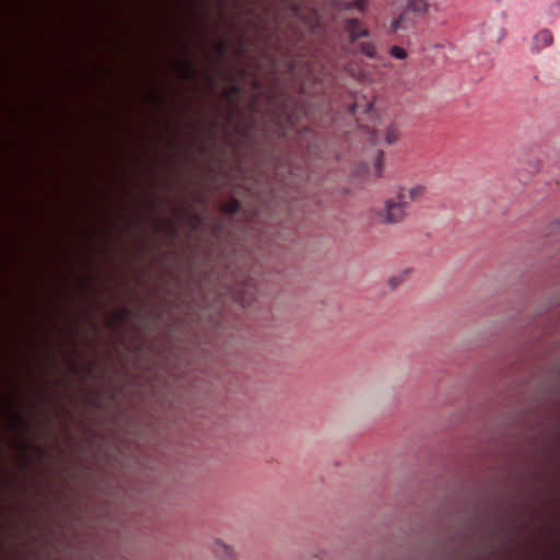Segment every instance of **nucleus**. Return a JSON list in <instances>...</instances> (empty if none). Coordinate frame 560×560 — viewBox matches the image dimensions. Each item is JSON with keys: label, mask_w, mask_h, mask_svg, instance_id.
Returning a JSON list of instances; mask_svg holds the SVG:
<instances>
[{"label": "nucleus", "mask_w": 560, "mask_h": 560, "mask_svg": "<svg viewBox=\"0 0 560 560\" xmlns=\"http://www.w3.org/2000/svg\"><path fill=\"white\" fill-rule=\"evenodd\" d=\"M408 201L396 198H388L380 208L372 210L376 220L381 223L396 224L401 222L407 215Z\"/></svg>", "instance_id": "obj_1"}, {"label": "nucleus", "mask_w": 560, "mask_h": 560, "mask_svg": "<svg viewBox=\"0 0 560 560\" xmlns=\"http://www.w3.org/2000/svg\"><path fill=\"white\" fill-rule=\"evenodd\" d=\"M399 138V131L396 125L392 124L385 129V141L387 144H394Z\"/></svg>", "instance_id": "obj_11"}, {"label": "nucleus", "mask_w": 560, "mask_h": 560, "mask_svg": "<svg viewBox=\"0 0 560 560\" xmlns=\"http://www.w3.org/2000/svg\"><path fill=\"white\" fill-rule=\"evenodd\" d=\"M427 188L423 185H415L409 188L401 187L397 191V197L407 200L408 206L411 202H417L421 200L425 195Z\"/></svg>", "instance_id": "obj_4"}, {"label": "nucleus", "mask_w": 560, "mask_h": 560, "mask_svg": "<svg viewBox=\"0 0 560 560\" xmlns=\"http://www.w3.org/2000/svg\"><path fill=\"white\" fill-rule=\"evenodd\" d=\"M213 553L222 560H231L235 556L233 548L221 540H215L212 545Z\"/></svg>", "instance_id": "obj_7"}, {"label": "nucleus", "mask_w": 560, "mask_h": 560, "mask_svg": "<svg viewBox=\"0 0 560 560\" xmlns=\"http://www.w3.org/2000/svg\"><path fill=\"white\" fill-rule=\"evenodd\" d=\"M411 11L406 8V10L396 19H394L389 25L390 33H397L399 31H406L410 28L413 24V21L410 19L409 13Z\"/></svg>", "instance_id": "obj_6"}, {"label": "nucleus", "mask_w": 560, "mask_h": 560, "mask_svg": "<svg viewBox=\"0 0 560 560\" xmlns=\"http://www.w3.org/2000/svg\"><path fill=\"white\" fill-rule=\"evenodd\" d=\"M130 316H131V311L129 308H124L118 314L117 320L121 323V322H125L126 319H128Z\"/></svg>", "instance_id": "obj_14"}, {"label": "nucleus", "mask_w": 560, "mask_h": 560, "mask_svg": "<svg viewBox=\"0 0 560 560\" xmlns=\"http://www.w3.org/2000/svg\"><path fill=\"white\" fill-rule=\"evenodd\" d=\"M389 52L396 59H405L407 57V51L400 46H393Z\"/></svg>", "instance_id": "obj_13"}, {"label": "nucleus", "mask_w": 560, "mask_h": 560, "mask_svg": "<svg viewBox=\"0 0 560 560\" xmlns=\"http://www.w3.org/2000/svg\"><path fill=\"white\" fill-rule=\"evenodd\" d=\"M217 49H218L219 55L223 56L226 52L228 43L226 42L219 43L217 46Z\"/></svg>", "instance_id": "obj_15"}, {"label": "nucleus", "mask_w": 560, "mask_h": 560, "mask_svg": "<svg viewBox=\"0 0 560 560\" xmlns=\"http://www.w3.org/2000/svg\"><path fill=\"white\" fill-rule=\"evenodd\" d=\"M383 152H380L378 153V156L375 161V164H374V176L376 177H381L382 176V173H383V168H384V165H383Z\"/></svg>", "instance_id": "obj_12"}, {"label": "nucleus", "mask_w": 560, "mask_h": 560, "mask_svg": "<svg viewBox=\"0 0 560 560\" xmlns=\"http://www.w3.org/2000/svg\"><path fill=\"white\" fill-rule=\"evenodd\" d=\"M399 281H400V280H398V279H396V278H390L389 283H390V285H392V287H396V285L398 284V282H399Z\"/></svg>", "instance_id": "obj_17"}, {"label": "nucleus", "mask_w": 560, "mask_h": 560, "mask_svg": "<svg viewBox=\"0 0 560 560\" xmlns=\"http://www.w3.org/2000/svg\"><path fill=\"white\" fill-rule=\"evenodd\" d=\"M241 209V203L236 199H231L221 206V211L225 214H236Z\"/></svg>", "instance_id": "obj_10"}, {"label": "nucleus", "mask_w": 560, "mask_h": 560, "mask_svg": "<svg viewBox=\"0 0 560 560\" xmlns=\"http://www.w3.org/2000/svg\"><path fill=\"white\" fill-rule=\"evenodd\" d=\"M553 42V36L549 30H540L537 32L532 42V50L539 52L541 49L550 46Z\"/></svg>", "instance_id": "obj_5"}, {"label": "nucleus", "mask_w": 560, "mask_h": 560, "mask_svg": "<svg viewBox=\"0 0 560 560\" xmlns=\"http://www.w3.org/2000/svg\"><path fill=\"white\" fill-rule=\"evenodd\" d=\"M368 4H369V0L346 1V2H340L338 4V9L346 10V11L354 9L360 13H364L366 11Z\"/></svg>", "instance_id": "obj_8"}, {"label": "nucleus", "mask_w": 560, "mask_h": 560, "mask_svg": "<svg viewBox=\"0 0 560 560\" xmlns=\"http://www.w3.org/2000/svg\"><path fill=\"white\" fill-rule=\"evenodd\" d=\"M358 48L360 52L369 58H376L377 56V48L373 42H360L358 43Z\"/></svg>", "instance_id": "obj_9"}, {"label": "nucleus", "mask_w": 560, "mask_h": 560, "mask_svg": "<svg viewBox=\"0 0 560 560\" xmlns=\"http://www.w3.org/2000/svg\"><path fill=\"white\" fill-rule=\"evenodd\" d=\"M350 113L357 118L358 121L362 120L361 115H366L372 118L374 116V104L368 98H358L350 107Z\"/></svg>", "instance_id": "obj_3"}, {"label": "nucleus", "mask_w": 560, "mask_h": 560, "mask_svg": "<svg viewBox=\"0 0 560 560\" xmlns=\"http://www.w3.org/2000/svg\"><path fill=\"white\" fill-rule=\"evenodd\" d=\"M373 140L375 143H378L377 135L376 132H373Z\"/></svg>", "instance_id": "obj_18"}, {"label": "nucleus", "mask_w": 560, "mask_h": 560, "mask_svg": "<svg viewBox=\"0 0 560 560\" xmlns=\"http://www.w3.org/2000/svg\"><path fill=\"white\" fill-rule=\"evenodd\" d=\"M184 68L188 72L189 77H191L195 73V70L191 66H185Z\"/></svg>", "instance_id": "obj_16"}, {"label": "nucleus", "mask_w": 560, "mask_h": 560, "mask_svg": "<svg viewBox=\"0 0 560 560\" xmlns=\"http://www.w3.org/2000/svg\"><path fill=\"white\" fill-rule=\"evenodd\" d=\"M345 32L348 34L351 43L358 42L360 38L370 36V31L354 18L346 19L343 22Z\"/></svg>", "instance_id": "obj_2"}]
</instances>
